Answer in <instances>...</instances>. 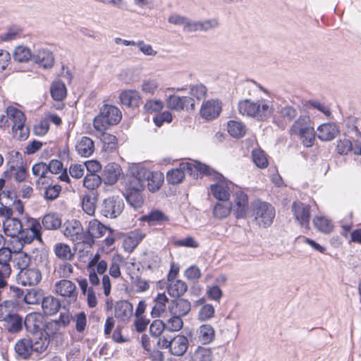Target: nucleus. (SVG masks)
<instances>
[{"instance_id": "nucleus-1", "label": "nucleus", "mask_w": 361, "mask_h": 361, "mask_svg": "<svg viewBox=\"0 0 361 361\" xmlns=\"http://www.w3.org/2000/svg\"><path fill=\"white\" fill-rule=\"evenodd\" d=\"M240 114L258 121H266L274 112L271 101L261 98L257 100L245 99L238 102Z\"/></svg>"}, {"instance_id": "nucleus-2", "label": "nucleus", "mask_w": 361, "mask_h": 361, "mask_svg": "<svg viewBox=\"0 0 361 361\" xmlns=\"http://www.w3.org/2000/svg\"><path fill=\"white\" fill-rule=\"evenodd\" d=\"M208 170V166L197 161L181 162L178 168L172 169L166 173L167 181L172 185L180 183L185 178V171L194 177L198 178Z\"/></svg>"}, {"instance_id": "nucleus-3", "label": "nucleus", "mask_w": 361, "mask_h": 361, "mask_svg": "<svg viewBox=\"0 0 361 361\" xmlns=\"http://www.w3.org/2000/svg\"><path fill=\"white\" fill-rule=\"evenodd\" d=\"M291 136L298 137L306 147H310L315 140V131L310 118L300 116L294 121L289 130Z\"/></svg>"}, {"instance_id": "nucleus-4", "label": "nucleus", "mask_w": 361, "mask_h": 361, "mask_svg": "<svg viewBox=\"0 0 361 361\" xmlns=\"http://www.w3.org/2000/svg\"><path fill=\"white\" fill-rule=\"evenodd\" d=\"M122 118L121 111L115 106L104 104L99 109V114L93 120L94 128L104 132L109 126L116 125Z\"/></svg>"}, {"instance_id": "nucleus-5", "label": "nucleus", "mask_w": 361, "mask_h": 361, "mask_svg": "<svg viewBox=\"0 0 361 361\" xmlns=\"http://www.w3.org/2000/svg\"><path fill=\"white\" fill-rule=\"evenodd\" d=\"M7 118L12 124V133L15 138L25 140L30 134V130L25 123L26 121L25 116L23 111L14 106H8L6 110Z\"/></svg>"}, {"instance_id": "nucleus-6", "label": "nucleus", "mask_w": 361, "mask_h": 361, "mask_svg": "<svg viewBox=\"0 0 361 361\" xmlns=\"http://www.w3.org/2000/svg\"><path fill=\"white\" fill-rule=\"evenodd\" d=\"M207 174L212 176V179L216 183L210 185V190L213 196L219 201L229 200L230 199V186L231 183L228 181L221 173L211 169L208 166V170L202 175Z\"/></svg>"}, {"instance_id": "nucleus-7", "label": "nucleus", "mask_w": 361, "mask_h": 361, "mask_svg": "<svg viewBox=\"0 0 361 361\" xmlns=\"http://www.w3.org/2000/svg\"><path fill=\"white\" fill-rule=\"evenodd\" d=\"M255 219L259 225L269 227L275 217L274 207L265 202L256 201L252 204Z\"/></svg>"}, {"instance_id": "nucleus-8", "label": "nucleus", "mask_w": 361, "mask_h": 361, "mask_svg": "<svg viewBox=\"0 0 361 361\" xmlns=\"http://www.w3.org/2000/svg\"><path fill=\"white\" fill-rule=\"evenodd\" d=\"M124 202L119 196H111L104 199L101 205V214L111 219L116 218L123 212Z\"/></svg>"}, {"instance_id": "nucleus-9", "label": "nucleus", "mask_w": 361, "mask_h": 361, "mask_svg": "<svg viewBox=\"0 0 361 361\" xmlns=\"http://www.w3.org/2000/svg\"><path fill=\"white\" fill-rule=\"evenodd\" d=\"M56 293L63 297L67 302L74 303L77 301L78 291L76 285L68 279H61L54 285Z\"/></svg>"}, {"instance_id": "nucleus-10", "label": "nucleus", "mask_w": 361, "mask_h": 361, "mask_svg": "<svg viewBox=\"0 0 361 361\" xmlns=\"http://www.w3.org/2000/svg\"><path fill=\"white\" fill-rule=\"evenodd\" d=\"M41 229L42 226L38 220L35 219H27L25 228H22L20 240L24 243H30L35 239L42 242Z\"/></svg>"}, {"instance_id": "nucleus-11", "label": "nucleus", "mask_w": 361, "mask_h": 361, "mask_svg": "<svg viewBox=\"0 0 361 361\" xmlns=\"http://www.w3.org/2000/svg\"><path fill=\"white\" fill-rule=\"evenodd\" d=\"M292 212L295 221L305 228L309 227L310 207L301 202H295L292 204Z\"/></svg>"}, {"instance_id": "nucleus-12", "label": "nucleus", "mask_w": 361, "mask_h": 361, "mask_svg": "<svg viewBox=\"0 0 361 361\" xmlns=\"http://www.w3.org/2000/svg\"><path fill=\"white\" fill-rule=\"evenodd\" d=\"M222 110L221 102L218 99H209L202 104L200 116L202 118L211 121L217 118Z\"/></svg>"}, {"instance_id": "nucleus-13", "label": "nucleus", "mask_w": 361, "mask_h": 361, "mask_svg": "<svg viewBox=\"0 0 361 361\" xmlns=\"http://www.w3.org/2000/svg\"><path fill=\"white\" fill-rule=\"evenodd\" d=\"M167 106L173 110H194L195 101L190 97H180L178 95H171L166 100Z\"/></svg>"}, {"instance_id": "nucleus-14", "label": "nucleus", "mask_w": 361, "mask_h": 361, "mask_svg": "<svg viewBox=\"0 0 361 361\" xmlns=\"http://www.w3.org/2000/svg\"><path fill=\"white\" fill-rule=\"evenodd\" d=\"M63 233L67 238L74 242H79L84 237L82 226L80 222L75 219L64 224Z\"/></svg>"}, {"instance_id": "nucleus-15", "label": "nucleus", "mask_w": 361, "mask_h": 361, "mask_svg": "<svg viewBox=\"0 0 361 361\" xmlns=\"http://www.w3.org/2000/svg\"><path fill=\"white\" fill-rule=\"evenodd\" d=\"M17 279L23 286H35L42 280V274L37 268H27L19 271Z\"/></svg>"}, {"instance_id": "nucleus-16", "label": "nucleus", "mask_w": 361, "mask_h": 361, "mask_svg": "<svg viewBox=\"0 0 361 361\" xmlns=\"http://www.w3.org/2000/svg\"><path fill=\"white\" fill-rule=\"evenodd\" d=\"M142 166H136L132 169L133 176L126 182V192H142L145 188V176L141 172Z\"/></svg>"}, {"instance_id": "nucleus-17", "label": "nucleus", "mask_w": 361, "mask_h": 361, "mask_svg": "<svg viewBox=\"0 0 361 361\" xmlns=\"http://www.w3.org/2000/svg\"><path fill=\"white\" fill-rule=\"evenodd\" d=\"M133 314V305L128 300H119L116 302L114 315L123 322L130 321Z\"/></svg>"}, {"instance_id": "nucleus-18", "label": "nucleus", "mask_w": 361, "mask_h": 361, "mask_svg": "<svg viewBox=\"0 0 361 361\" xmlns=\"http://www.w3.org/2000/svg\"><path fill=\"white\" fill-rule=\"evenodd\" d=\"M23 323L27 331L37 334L43 329L44 317L39 313L32 312L25 317Z\"/></svg>"}, {"instance_id": "nucleus-19", "label": "nucleus", "mask_w": 361, "mask_h": 361, "mask_svg": "<svg viewBox=\"0 0 361 361\" xmlns=\"http://www.w3.org/2000/svg\"><path fill=\"white\" fill-rule=\"evenodd\" d=\"M140 173L145 176V183H147L149 191L155 192L159 189L164 180L161 173L152 172L143 167L141 168Z\"/></svg>"}, {"instance_id": "nucleus-20", "label": "nucleus", "mask_w": 361, "mask_h": 361, "mask_svg": "<svg viewBox=\"0 0 361 361\" xmlns=\"http://www.w3.org/2000/svg\"><path fill=\"white\" fill-rule=\"evenodd\" d=\"M338 126L334 123H323L317 128V137L322 141H331L339 133Z\"/></svg>"}, {"instance_id": "nucleus-21", "label": "nucleus", "mask_w": 361, "mask_h": 361, "mask_svg": "<svg viewBox=\"0 0 361 361\" xmlns=\"http://www.w3.org/2000/svg\"><path fill=\"white\" fill-rule=\"evenodd\" d=\"M190 310V302L184 298L173 300L169 306V310L172 315H177L181 317L187 315Z\"/></svg>"}, {"instance_id": "nucleus-22", "label": "nucleus", "mask_w": 361, "mask_h": 361, "mask_svg": "<svg viewBox=\"0 0 361 361\" xmlns=\"http://www.w3.org/2000/svg\"><path fill=\"white\" fill-rule=\"evenodd\" d=\"M198 342L203 345L212 343L215 338V330L214 327L208 324L200 325L195 332Z\"/></svg>"}, {"instance_id": "nucleus-23", "label": "nucleus", "mask_w": 361, "mask_h": 361, "mask_svg": "<svg viewBox=\"0 0 361 361\" xmlns=\"http://www.w3.org/2000/svg\"><path fill=\"white\" fill-rule=\"evenodd\" d=\"M121 166L116 163L108 164L104 170L103 181L106 185H114L121 173Z\"/></svg>"}, {"instance_id": "nucleus-24", "label": "nucleus", "mask_w": 361, "mask_h": 361, "mask_svg": "<svg viewBox=\"0 0 361 361\" xmlns=\"http://www.w3.org/2000/svg\"><path fill=\"white\" fill-rule=\"evenodd\" d=\"M195 305L200 307L197 314V319L200 322H207L214 317V307L212 304L206 303L204 298L197 300Z\"/></svg>"}, {"instance_id": "nucleus-25", "label": "nucleus", "mask_w": 361, "mask_h": 361, "mask_svg": "<svg viewBox=\"0 0 361 361\" xmlns=\"http://www.w3.org/2000/svg\"><path fill=\"white\" fill-rule=\"evenodd\" d=\"M234 202V211L236 218L241 219L245 217L248 207L247 195L242 191L236 192L235 194Z\"/></svg>"}, {"instance_id": "nucleus-26", "label": "nucleus", "mask_w": 361, "mask_h": 361, "mask_svg": "<svg viewBox=\"0 0 361 361\" xmlns=\"http://www.w3.org/2000/svg\"><path fill=\"white\" fill-rule=\"evenodd\" d=\"M344 135L352 140L361 138V133L357 127V119L355 116H348L343 121Z\"/></svg>"}, {"instance_id": "nucleus-27", "label": "nucleus", "mask_w": 361, "mask_h": 361, "mask_svg": "<svg viewBox=\"0 0 361 361\" xmlns=\"http://www.w3.org/2000/svg\"><path fill=\"white\" fill-rule=\"evenodd\" d=\"M34 61L44 68L53 66L54 58L53 54L47 49H39L33 54Z\"/></svg>"}, {"instance_id": "nucleus-28", "label": "nucleus", "mask_w": 361, "mask_h": 361, "mask_svg": "<svg viewBox=\"0 0 361 361\" xmlns=\"http://www.w3.org/2000/svg\"><path fill=\"white\" fill-rule=\"evenodd\" d=\"M120 100L123 105L131 108H135L139 106L141 97L140 93L137 90H127L121 93Z\"/></svg>"}, {"instance_id": "nucleus-29", "label": "nucleus", "mask_w": 361, "mask_h": 361, "mask_svg": "<svg viewBox=\"0 0 361 361\" xmlns=\"http://www.w3.org/2000/svg\"><path fill=\"white\" fill-rule=\"evenodd\" d=\"M23 224L18 218H8L4 222V232L11 237L18 236L20 238Z\"/></svg>"}, {"instance_id": "nucleus-30", "label": "nucleus", "mask_w": 361, "mask_h": 361, "mask_svg": "<svg viewBox=\"0 0 361 361\" xmlns=\"http://www.w3.org/2000/svg\"><path fill=\"white\" fill-rule=\"evenodd\" d=\"M188 348V338L182 335H178L171 340V354L180 356L183 355Z\"/></svg>"}, {"instance_id": "nucleus-31", "label": "nucleus", "mask_w": 361, "mask_h": 361, "mask_svg": "<svg viewBox=\"0 0 361 361\" xmlns=\"http://www.w3.org/2000/svg\"><path fill=\"white\" fill-rule=\"evenodd\" d=\"M42 307L45 314L51 316L59 312L61 307V302L58 298L52 295H48L43 297Z\"/></svg>"}, {"instance_id": "nucleus-32", "label": "nucleus", "mask_w": 361, "mask_h": 361, "mask_svg": "<svg viewBox=\"0 0 361 361\" xmlns=\"http://www.w3.org/2000/svg\"><path fill=\"white\" fill-rule=\"evenodd\" d=\"M187 290L188 286L182 280L176 279L168 281L167 291L171 297L179 298L183 295Z\"/></svg>"}, {"instance_id": "nucleus-33", "label": "nucleus", "mask_w": 361, "mask_h": 361, "mask_svg": "<svg viewBox=\"0 0 361 361\" xmlns=\"http://www.w3.org/2000/svg\"><path fill=\"white\" fill-rule=\"evenodd\" d=\"M3 323L5 329L11 334L20 332L24 324L22 317L17 313V310Z\"/></svg>"}, {"instance_id": "nucleus-34", "label": "nucleus", "mask_w": 361, "mask_h": 361, "mask_svg": "<svg viewBox=\"0 0 361 361\" xmlns=\"http://www.w3.org/2000/svg\"><path fill=\"white\" fill-rule=\"evenodd\" d=\"M76 151L82 157H90L94 151L92 140L88 137H82L75 146Z\"/></svg>"}, {"instance_id": "nucleus-35", "label": "nucleus", "mask_w": 361, "mask_h": 361, "mask_svg": "<svg viewBox=\"0 0 361 361\" xmlns=\"http://www.w3.org/2000/svg\"><path fill=\"white\" fill-rule=\"evenodd\" d=\"M169 302V298L165 293H158L154 299V305L153 306L151 312L152 317H159L165 312L166 303Z\"/></svg>"}, {"instance_id": "nucleus-36", "label": "nucleus", "mask_w": 361, "mask_h": 361, "mask_svg": "<svg viewBox=\"0 0 361 361\" xmlns=\"http://www.w3.org/2000/svg\"><path fill=\"white\" fill-rule=\"evenodd\" d=\"M228 133L233 137H243L247 132L245 125L240 121L231 120L227 123Z\"/></svg>"}, {"instance_id": "nucleus-37", "label": "nucleus", "mask_w": 361, "mask_h": 361, "mask_svg": "<svg viewBox=\"0 0 361 361\" xmlns=\"http://www.w3.org/2000/svg\"><path fill=\"white\" fill-rule=\"evenodd\" d=\"M145 234L139 230L132 232L125 238L123 245L126 250L132 252L145 238Z\"/></svg>"}, {"instance_id": "nucleus-38", "label": "nucleus", "mask_w": 361, "mask_h": 361, "mask_svg": "<svg viewBox=\"0 0 361 361\" xmlns=\"http://www.w3.org/2000/svg\"><path fill=\"white\" fill-rule=\"evenodd\" d=\"M232 209V204L229 200H222L217 202L213 209L214 216L219 219L227 217Z\"/></svg>"}, {"instance_id": "nucleus-39", "label": "nucleus", "mask_w": 361, "mask_h": 361, "mask_svg": "<svg viewBox=\"0 0 361 361\" xmlns=\"http://www.w3.org/2000/svg\"><path fill=\"white\" fill-rule=\"evenodd\" d=\"M56 256L62 260L71 261L74 257L70 246L66 243H58L54 246Z\"/></svg>"}, {"instance_id": "nucleus-40", "label": "nucleus", "mask_w": 361, "mask_h": 361, "mask_svg": "<svg viewBox=\"0 0 361 361\" xmlns=\"http://www.w3.org/2000/svg\"><path fill=\"white\" fill-rule=\"evenodd\" d=\"M168 21L175 25L182 26L183 31L185 32H192V20L185 16L172 14L169 17Z\"/></svg>"}, {"instance_id": "nucleus-41", "label": "nucleus", "mask_w": 361, "mask_h": 361, "mask_svg": "<svg viewBox=\"0 0 361 361\" xmlns=\"http://www.w3.org/2000/svg\"><path fill=\"white\" fill-rule=\"evenodd\" d=\"M107 229L106 226L94 219L89 222L87 232L91 237L99 238L104 236Z\"/></svg>"}, {"instance_id": "nucleus-42", "label": "nucleus", "mask_w": 361, "mask_h": 361, "mask_svg": "<svg viewBox=\"0 0 361 361\" xmlns=\"http://www.w3.org/2000/svg\"><path fill=\"white\" fill-rule=\"evenodd\" d=\"M15 351L23 358H27L32 353V341L29 338H22L15 345Z\"/></svg>"}, {"instance_id": "nucleus-43", "label": "nucleus", "mask_w": 361, "mask_h": 361, "mask_svg": "<svg viewBox=\"0 0 361 361\" xmlns=\"http://www.w3.org/2000/svg\"><path fill=\"white\" fill-rule=\"evenodd\" d=\"M50 92L52 98L56 101L63 100L67 94L66 85L61 80H56L52 82Z\"/></svg>"}, {"instance_id": "nucleus-44", "label": "nucleus", "mask_w": 361, "mask_h": 361, "mask_svg": "<svg viewBox=\"0 0 361 361\" xmlns=\"http://www.w3.org/2000/svg\"><path fill=\"white\" fill-rule=\"evenodd\" d=\"M108 267L107 262L105 260H102V262H98L93 266V275L88 273L89 281L92 286H98L99 284V279L98 274L103 275Z\"/></svg>"}, {"instance_id": "nucleus-45", "label": "nucleus", "mask_w": 361, "mask_h": 361, "mask_svg": "<svg viewBox=\"0 0 361 361\" xmlns=\"http://www.w3.org/2000/svg\"><path fill=\"white\" fill-rule=\"evenodd\" d=\"M218 20L215 18L207 19L202 21H193L192 32L197 31H208L218 27Z\"/></svg>"}, {"instance_id": "nucleus-46", "label": "nucleus", "mask_w": 361, "mask_h": 361, "mask_svg": "<svg viewBox=\"0 0 361 361\" xmlns=\"http://www.w3.org/2000/svg\"><path fill=\"white\" fill-rule=\"evenodd\" d=\"M42 225L44 228L48 230H55L59 228L61 225V220L58 214L55 213H49L44 216Z\"/></svg>"}, {"instance_id": "nucleus-47", "label": "nucleus", "mask_w": 361, "mask_h": 361, "mask_svg": "<svg viewBox=\"0 0 361 361\" xmlns=\"http://www.w3.org/2000/svg\"><path fill=\"white\" fill-rule=\"evenodd\" d=\"M16 311V307L12 300H6L0 302V322H4Z\"/></svg>"}, {"instance_id": "nucleus-48", "label": "nucleus", "mask_w": 361, "mask_h": 361, "mask_svg": "<svg viewBox=\"0 0 361 361\" xmlns=\"http://www.w3.org/2000/svg\"><path fill=\"white\" fill-rule=\"evenodd\" d=\"M97 197L94 195L87 194L82 197V207L83 211L90 216H93L96 209Z\"/></svg>"}, {"instance_id": "nucleus-49", "label": "nucleus", "mask_w": 361, "mask_h": 361, "mask_svg": "<svg viewBox=\"0 0 361 361\" xmlns=\"http://www.w3.org/2000/svg\"><path fill=\"white\" fill-rule=\"evenodd\" d=\"M143 221H147L149 225H156L169 220L168 217L159 210L152 211L149 214L142 216Z\"/></svg>"}, {"instance_id": "nucleus-50", "label": "nucleus", "mask_w": 361, "mask_h": 361, "mask_svg": "<svg viewBox=\"0 0 361 361\" xmlns=\"http://www.w3.org/2000/svg\"><path fill=\"white\" fill-rule=\"evenodd\" d=\"M31 51L25 46H18L13 51V58L19 62H27L32 58Z\"/></svg>"}, {"instance_id": "nucleus-51", "label": "nucleus", "mask_w": 361, "mask_h": 361, "mask_svg": "<svg viewBox=\"0 0 361 361\" xmlns=\"http://www.w3.org/2000/svg\"><path fill=\"white\" fill-rule=\"evenodd\" d=\"M313 224L322 233H329L333 230L331 221L324 216H315L313 219Z\"/></svg>"}, {"instance_id": "nucleus-52", "label": "nucleus", "mask_w": 361, "mask_h": 361, "mask_svg": "<svg viewBox=\"0 0 361 361\" xmlns=\"http://www.w3.org/2000/svg\"><path fill=\"white\" fill-rule=\"evenodd\" d=\"M126 198L128 202L135 209L140 208L144 202L142 192H126Z\"/></svg>"}, {"instance_id": "nucleus-53", "label": "nucleus", "mask_w": 361, "mask_h": 361, "mask_svg": "<svg viewBox=\"0 0 361 361\" xmlns=\"http://www.w3.org/2000/svg\"><path fill=\"white\" fill-rule=\"evenodd\" d=\"M14 262L20 271L28 268L31 262V257L24 252H18L14 256Z\"/></svg>"}, {"instance_id": "nucleus-54", "label": "nucleus", "mask_w": 361, "mask_h": 361, "mask_svg": "<svg viewBox=\"0 0 361 361\" xmlns=\"http://www.w3.org/2000/svg\"><path fill=\"white\" fill-rule=\"evenodd\" d=\"M43 293L41 290L31 289L24 296V301L27 304H39L43 298Z\"/></svg>"}, {"instance_id": "nucleus-55", "label": "nucleus", "mask_w": 361, "mask_h": 361, "mask_svg": "<svg viewBox=\"0 0 361 361\" xmlns=\"http://www.w3.org/2000/svg\"><path fill=\"white\" fill-rule=\"evenodd\" d=\"M102 183L101 177L97 173H87L83 179V185L88 190H94Z\"/></svg>"}, {"instance_id": "nucleus-56", "label": "nucleus", "mask_w": 361, "mask_h": 361, "mask_svg": "<svg viewBox=\"0 0 361 361\" xmlns=\"http://www.w3.org/2000/svg\"><path fill=\"white\" fill-rule=\"evenodd\" d=\"M212 352L210 348L198 347L193 355V361H212Z\"/></svg>"}, {"instance_id": "nucleus-57", "label": "nucleus", "mask_w": 361, "mask_h": 361, "mask_svg": "<svg viewBox=\"0 0 361 361\" xmlns=\"http://www.w3.org/2000/svg\"><path fill=\"white\" fill-rule=\"evenodd\" d=\"M353 149V142L346 137L336 142V152L340 155H347Z\"/></svg>"}, {"instance_id": "nucleus-58", "label": "nucleus", "mask_w": 361, "mask_h": 361, "mask_svg": "<svg viewBox=\"0 0 361 361\" xmlns=\"http://www.w3.org/2000/svg\"><path fill=\"white\" fill-rule=\"evenodd\" d=\"M252 159L256 166L261 169H265L268 166V159L264 152L260 149L252 151Z\"/></svg>"}, {"instance_id": "nucleus-59", "label": "nucleus", "mask_w": 361, "mask_h": 361, "mask_svg": "<svg viewBox=\"0 0 361 361\" xmlns=\"http://www.w3.org/2000/svg\"><path fill=\"white\" fill-rule=\"evenodd\" d=\"M158 87L159 82L154 78L144 80L141 84V90L146 94H154Z\"/></svg>"}, {"instance_id": "nucleus-60", "label": "nucleus", "mask_w": 361, "mask_h": 361, "mask_svg": "<svg viewBox=\"0 0 361 361\" xmlns=\"http://www.w3.org/2000/svg\"><path fill=\"white\" fill-rule=\"evenodd\" d=\"M207 88L203 84H196L191 85L190 87V94L191 98H196L200 100L204 98L207 95Z\"/></svg>"}, {"instance_id": "nucleus-61", "label": "nucleus", "mask_w": 361, "mask_h": 361, "mask_svg": "<svg viewBox=\"0 0 361 361\" xmlns=\"http://www.w3.org/2000/svg\"><path fill=\"white\" fill-rule=\"evenodd\" d=\"M166 329L169 331H178L180 330L183 325V322L181 319V317L177 315H173L170 319H169L165 323Z\"/></svg>"}, {"instance_id": "nucleus-62", "label": "nucleus", "mask_w": 361, "mask_h": 361, "mask_svg": "<svg viewBox=\"0 0 361 361\" xmlns=\"http://www.w3.org/2000/svg\"><path fill=\"white\" fill-rule=\"evenodd\" d=\"M102 140L104 142V149L106 151H112L117 147V139L116 136L109 133H104Z\"/></svg>"}, {"instance_id": "nucleus-63", "label": "nucleus", "mask_w": 361, "mask_h": 361, "mask_svg": "<svg viewBox=\"0 0 361 361\" xmlns=\"http://www.w3.org/2000/svg\"><path fill=\"white\" fill-rule=\"evenodd\" d=\"M73 322L75 324V329L79 333H82L87 326V317L84 312H80L76 314L73 318Z\"/></svg>"}, {"instance_id": "nucleus-64", "label": "nucleus", "mask_w": 361, "mask_h": 361, "mask_svg": "<svg viewBox=\"0 0 361 361\" xmlns=\"http://www.w3.org/2000/svg\"><path fill=\"white\" fill-rule=\"evenodd\" d=\"M122 262V258L119 256H115L112 258L111 263L109 268V274L115 278H118L121 273L120 269V264Z\"/></svg>"}]
</instances>
